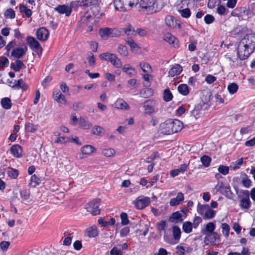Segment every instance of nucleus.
I'll list each match as a JSON object with an SVG mask.
<instances>
[{
	"label": "nucleus",
	"mask_w": 255,
	"mask_h": 255,
	"mask_svg": "<svg viewBox=\"0 0 255 255\" xmlns=\"http://www.w3.org/2000/svg\"><path fill=\"white\" fill-rule=\"evenodd\" d=\"M255 48V34H246L242 39L238 47V57L241 60L247 59L254 52Z\"/></svg>",
	"instance_id": "1"
},
{
	"label": "nucleus",
	"mask_w": 255,
	"mask_h": 255,
	"mask_svg": "<svg viewBox=\"0 0 255 255\" xmlns=\"http://www.w3.org/2000/svg\"><path fill=\"white\" fill-rule=\"evenodd\" d=\"M23 47H17V42L15 40L10 41L5 46L6 52L5 55L9 57H14L17 59L20 58L24 55L27 51V47L25 44Z\"/></svg>",
	"instance_id": "2"
},
{
	"label": "nucleus",
	"mask_w": 255,
	"mask_h": 255,
	"mask_svg": "<svg viewBox=\"0 0 255 255\" xmlns=\"http://www.w3.org/2000/svg\"><path fill=\"white\" fill-rule=\"evenodd\" d=\"M183 128L182 123L178 120H169L164 124L162 132L170 135L180 131Z\"/></svg>",
	"instance_id": "3"
},
{
	"label": "nucleus",
	"mask_w": 255,
	"mask_h": 255,
	"mask_svg": "<svg viewBox=\"0 0 255 255\" xmlns=\"http://www.w3.org/2000/svg\"><path fill=\"white\" fill-rule=\"evenodd\" d=\"M93 19L91 15L86 13L79 22V27L88 32H90L93 30Z\"/></svg>",
	"instance_id": "4"
},
{
	"label": "nucleus",
	"mask_w": 255,
	"mask_h": 255,
	"mask_svg": "<svg viewBox=\"0 0 255 255\" xmlns=\"http://www.w3.org/2000/svg\"><path fill=\"white\" fill-rule=\"evenodd\" d=\"M100 202V199H96L86 204L85 209L87 212H90L93 216L99 215L101 212V210L99 208Z\"/></svg>",
	"instance_id": "5"
},
{
	"label": "nucleus",
	"mask_w": 255,
	"mask_h": 255,
	"mask_svg": "<svg viewBox=\"0 0 255 255\" xmlns=\"http://www.w3.org/2000/svg\"><path fill=\"white\" fill-rule=\"evenodd\" d=\"M99 33L101 38L105 40H107L110 37H118L120 35L118 29L108 27L101 28Z\"/></svg>",
	"instance_id": "6"
},
{
	"label": "nucleus",
	"mask_w": 255,
	"mask_h": 255,
	"mask_svg": "<svg viewBox=\"0 0 255 255\" xmlns=\"http://www.w3.org/2000/svg\"><path fill=\"white\" fill-rule=\"evenodd\" d=\"M139 3L141 8L146 9L150 13H155L158 11L155 0H140Z\"/></svg>",
	"instance_id": "7"
},
{
	"label": "nucleus",
	"mask_w": 255,
	"mask_h": 255,
	"mask_svg": "<svg viewBox=\"0 0 255 255\" xmlns=\"http://www.w3.org/2000/svg\"><path fill=\"white\" fill-rule=\"evenodd\" d=\"M150 202V199L149 197L139 196L133 203L137 209L141 210L148 206Z\"/></svg>",
	"instance_id": "8"
},
{
	"label": "nucleus",
	"mask_w": 255,
	"mask_h": 255,
	"mask_svg": "<svg viewBox=\"0 0 255 255\" xmlns=\"http://www.w3.org/2000/svg\"><path fill=\"white\" fill-rule=\"evenodd\" d=\"M27 42L29 47L32 51L36 52L38 54L39 51L41 52L42 48L40 43L34 38L33 37L29 36H27Z\"/></svg>",
	"instance_id": "9"
},
{
	"label": "nucleus",
	"mask_w": 255,
	"mask_h": 255,
	"mask_svg": "<svg viewBox=\"0 0 255 255\" xmlns=\"http://www.w3.org/2000/svg\"><path fill=\"white\" fill-rule=\"evenodd\" d=\"M206 208V210L205 212L203 218L204 219H210L213 218L216 215V212L212 209H210L207 205L202 206L200 209H198V213L202 215L203 210Z\"/></svg>",
	"instance_id": "10"
},
{
	"label": "nucleus",
	"mask_w": 255,
	"mask_h": 255,
	"mask_svg": "<svg viewBox=\"0 0 255 255\" xmlns=\"http://www.w3.org/2000/svg\"><path fill=\"white\" fill-rule=\"evenodd\" d=\"M184 200V194L181 192H178L175 198H172L170 202V206L174 207L182 204Z\"/></svg>",
	"instance_id": "11"
},
{
	"label": "nucleus",
	"mask_w": 255,
	"mask_h": 255,
	"mask_svg": "<svg viewBox=\"0 0 255 255\" xmlns=\"http://www.w3.org/2000/svg\"><path fill=\"white\" fill-rule=\"evenodd\" d=\"M155 106V102L153 100H148L143 103V106L145 113L151 114L154 111V107Z\"/></svg>",
	"instance_id": "12"
},
{
	"label": "nucleus",
	"mask_w": 255,
	"mask_h": 255,
	"mask_svg": "<svg viewBox=\"0 0 255 255\" xmlns=\"http://www.w3.org/2000/svg\"><path fill=\"white\" fill-rule=\"evenodd\" d=\"M220 238V236L217 232H212L206 235L204 239L205 245H208L209 243H214L217 240Z\"/></svg>",
	"instance_id": "13"
},
{
	"label": "nucleus",
	"mask_w": 255,
	"mask_h": 255,
	"mask_svg": "<svg viewBox=\"0 0 255 255\" xmlns=\"http://www.w3.org/2000/svg\"><path fill=\"white\" fill-rule=\"evenodd\" d=\"M49 36L48 31L44 27H41L36 31V37L37 39L41 41H45Z\"/></svg>",
	"instance_id": "14"
},
{
	"label": "nucleus",
	"mask_w": 255,
	"mask_h": 255,
	"mask_svg": "<svg viewBox=\"0 0 255 255\" xmlns=\"http://www.w3.org/2000/svg\"><path fill=\"white\" fill-rule=\"evenodd\" d=\"M55 10L60 14H65L67 16H70L72 11L71 7L65 4L59 5L55 8Z\"/></svg>",
	"instance_id": "15"
},
{
	"label": "nucleus",
	"mask_w": 255,
	"mask_h": 255,
	"mask_svg": "<svg viewBox=\"0 0 255 255\" xmlns=\"http://www.w3.org/2000/svg\"><path fill=\"white\" fill-rule=\"evenodd\" d=\"M205 103H200L196 105L194 109L191 111V115L193 116L196 119H198L202 114L203 106H205Z\"/></svg>",
	"instance_id": "16"
},
{
	"label": "nucleus",
	"mask_w": 255,
	"mask_h": 255,
	"mask_svg": "<svg viewBox=\"0 0 255 255\" xmlns=\"http://www.w3.org/2000/svg\"><path fill=\"white\" fill-rule=\"evenodd\" d=\"M183 214L180 211H177L172 214L169 220L172 223H181L183 221Z\"/></svg>",
	"instance_id": "17"
},
{
	"label": "nucleus",
	"mask_w": 255,
	"mask_h": 255,
	"mask_svg": "<svg viewBox=\"0 0 255 255\" xmlns=\"http://www.w3.org/2000/svg\"><path fill=\"white\" fill-rule=\"evenodd\" d=\"M10 152L14 157L19 158L22 156V147L18 144H14L10 147Z\"/></svg>",
	"instance_id": "18"
},
{
	"label": "nucleus",
	"mask_w": 255,
	"mask_h": 255,
	"mask_svg": "<svg viewBox=\"0 0 255 255\" xmlns=\"http://www.w3.org/2000/svg\"><path fill=\"white\" fill-rule=\"evenodd\" d=\"M53 98L59 103L65 104L66 103L65 96L58 90L53 91Z\"/></svg>",
	"instance_id": "19"
},
{
	"label": "nucleus",
	"mask_w": 255,
	"mask_h": 255,
	"mask_svg": "<svg viewBox=\"0 0 255 255\" xmlns=\"http://www.w3.org/2000/svg\"><path fill=\"white\" fill-rule=\"evenodd\" d=\"M115 107L121 110L129 109V105L122 99H118L114 104Z\"/></svg>",
	"instance_id": "20"
},
{
	"label": "nucleus",
	"mask_w": 255,
	"mask_h": 255,
	"mask_svg": "<svg viewBox=\"0 0 255 255\" xmlns=\"http://www.w3.org/2000/svg\"><path fill=\"white\" fill-rule=\"evenodd\" d=\"M182 71V68L179 64H175L168 71L169 76L174 77L179 75Z\"/></svg>",
	"instance_id": "21"
},
{
	"label": "nucleus",
	"mask_w": 255,
	"mask_h": 255,
	"mask_svg": "<svg viewBox=\"0 0 255 255\" xmlns=\"http://www.w3.org/2000/svg\"><path fill=\"white\" fill-rule=\"evenodd\" d=\"M188 167V165L186 163L182 164L179 168L172 170L170 171V175L174 177L177 176L180 173H183L185 171Z\"/></svg>",
	"instance_id": "22"
},
{
	"label": "nucleus",
	"mask_w": 255,
	"mask_h": 255,
	"mask_svg": "<svg viewBox=\"0 0 255 255\" xmlns=\"http://www.w3.org/2000/svg\"><path fill=\"white\" fill-rule=\"evenodd\" d=\"M215 228H216L215 224H214L212 222H209L206 225L205 229H202L201 233L203 235H206L209 233L214 232Z\"/></svg>",
	"instance_id": "23"
},
{
	"label": "nucleus",
	"mask_w": 255,
	"mask_h": 255,
	"mask_svg": "<svg viewBox=\"0 0 255 255\" xmlns=\"http://www.w3.org/2000/svg\"><path fill=\"white\" fill-rule=\"evenodd\" d=\"M114 3L116 10L121 11H125L126 10L125 5L127 3H126L125 0H115Z\"/></svg>",
	"instance_id": "24"
},
{
	"label": "nucleus",
	"mask_w": 255,
	"mask_h": 255,
	"mask_svg": "<svg viewBox=\"0 0 255 255\" xmlns=\"http://www.w3.org/2000/svg\"><path fill=\"white\" fill-rule=\"evenodd\" d=\"M164 39L170 44H172L173 46L176 45L178 42V40L175 36L170 33H166L164 35Z\"/></svg>",
	"instance_id": "25"
},
{
	"label": "nucleus",
	"mask_w": 255,
	"mask_h": 255,
	"mask_svg": "<svg viewBox=\"0 0 255 255\" xmlns=\"http://www.w3.org/2000/svg\"><path fill=\"white\" fill-rule=\"evenodd\" d=\"M122 70L128 75L132 77L135 75L136 71L129 64H126L122 67Z\"/></svg>",
	"instance_id": "26"
},
{
	"label": "nucleus",
	"mask_w": 255,
	"mask_h": 255,
	"mask_svg": "<svg viewBox=\"0 0 255 255\" xmlns=\"http://www.w3.org/2000/svg\"><path fill=\"white\" fill-rule=\"evenodd\" d=\"M178 92L183 96H187L189 93V89L187 84H180L177 88Z\"/></svg>",
	"instance_id": "27"
},
{
	"label": "nucleus",
	"mask_w": 255,
	"mask_h": 255,
	"mask_svg": "<svg viewBox=\"0 0 255 255\" xmlns=\"http://www.w3.org/2000/svg\"><path fill=\"white\" fill-rule=\"evenodd\" d=\"M240 206L242 209H248L251 206V202L250 198H243L240 201Z\"/></svg>",
	"instance_id": "28"
},
{
	"label": "nucleus",
	"mask_w": 255,
	"mask_h": 255,
	"mask_svg": "<svg viewBox=\"0 0 255 255\" xmlns=\"http://www.w3.org/2000/svg\"><path fill=\"white\" fill-rule=\"evenodd\" d=\"M116 222L115 218H111L109 221H106L102 218L98 219V223L99 224L102 225L104 227H108L109 226H113Z\"/></svg>",
	"instance_id": "29"
},
{
	"label": "nucleus",
	"mask_w": 255,
	"mask_h": 255,
	"mask_svg": "<svg viewBox=\"0 0 255 255\" xmlns=\"http://www.w3.org/2000/svg\"><path fill=\"white\" fill-rule=\"evenodd\" d=\"M221 194L226 196L227 198L229 199H232L233 198L234 195L233 192L231 191V187L229 184H227L226 187L224 189V190L221 191Z\"/></svg>",
	"instance_id": "30"
},
{
	"label": "nucleus",
	"mask_w": 255,
	"mask_h": 255,
	"mask_svg": "<svg viewBox=\"0 0 255 255\" xmlns=\"http://www.w3.org/2000/svg\"><path fill=\"white\" fill-rule=\"evenodd\" d=\"M1 105L4 109L8 110L11 107V100L7 97L3 98L1 100Z\"/></svg>",
	"instance_id": "31"
},
{
	"label": "nucleus",
	"mask_w": 255,
	"mask_h": 255,
	"mask_svg": "<svg viewBox=\"0 0 255 255\" xmlns=\"http://www.w3.org/2000/svg\"><path fill=\"white\" fill-rule=\"evenodd\" d=\"M172 230L173 238L174 240H177V243H178L181 237V230L180 228L177 226H173Z\"/></svg>",
	"instance_id": "32"
},
{
	"label": "nucleus",
	"mask_w": 255,
	"mask_h": 255,
	"mask_svg": "<svg viewBox=\"0 0 255 255\" xmlns=\"http://www.w3.org/2000/svg\"><path fill=\"white\" fill-rule=\"evenodd\" d=\"M193 227V224L191 222L186 221L183 223L182 229L185 233L189 234L192 232Z\"/></svg>",
	"instance_id": "33"
},
{
	"label": "nucleus",
	"mask_w": 255,
	"mask_h": 255,
	"mask_svg": "<svg viewBox=\"0 0 255 255\" xmlns=\"http://www.w3.org/2000/svg\"><path fill=\"white\" fill-rule=\"evenodd\" d=\"M15 63H11V68L15 71H19L20 68L24 66L23 63L22 61L18 59L16 60Z\"/></svg>",
	"instance_id": "34"
},
{
	"label": "nucleus",
	"mask_w": 255,
	"mask_h": 255,
	"mask_svg": "<svg viewBox=\"0 0 255 255\" xmlns=\"http://www.w3.org/2000/svg\"><path fill=\"white\" fill-rule=\"evenodd\" d=\"M19 11L21 13H24L25 16L29 18L32 15V11L27 8V7L23 4H20L19 6Z\"/></svg>",
	"instance_id": "35"
},
{
	"label": "nucleus",
	"mask_w": 255,
	"mask_h": 255,
	"mask_svg": "<svg viewBox=\"0 0 255 255\" xmlns=\"http://www.w3.org/2000/svg\"><path fill=\"white\" fill-rule=\"evenodd\" d=\"M127 42L130 46L133 52L135 53H137L138 52L139 47L132 39H129L127 41Z\"/></svg>",
	"instance_id": "36"
},
{
	"label": "nucleus",
	"mask_w": 255,
	"mask_h": 255,
	"mask_svg": "<svg viewBox=\"0 0 255 255\" xmlns=\"http://www.w3.org/2000/svg\"><path fill=\"white\" fill-rule=\"evenodd\" d=\"M95 150L94 147L91 145H85L81 148L82 152L87 155L91 154Z\"/></svg>",
	"instance_id": "37"
},
{
	"label": "nucleus",
	"mask_w": 255,
	"mask_h": 255,
	"mask_svg": "<svg viewBox=\"0 0 255 255\" xmlns=\"http://www.w3.org/2000/svg\"><path fill=\"white\" fill-rule=\"evenodd\" d=\"M200 160L205 167H208L210 166L212 159L209 156L204 155L201 157Z\"/></svg>",
	"instance_id": "38"
},
{
	"label": "nucleus",
	"mask_w": 255,
	"mask_h": 255,
	"mask_svg": "<svg viewBox=\"0 0 255 255\" xmlns=\"http://www.w3.org/2000/svg\"><path fill=\"white\" fill-rule=\"evenodd\" d=\"M172 98L173 95L170 90L168 88L164 90L163 96V100L166 102H169L172 100Z\"/></svg>",
	"instance_id": "39"
},
{
	"label": "nucleus",
	"mask_w": 255,
	"mask_h": 255,
	"mask_svg": "<svg viewBox=\"0 0 255 255\" xmlns=\"http://www.w3.org/2000/svg\"><path fill=\"white\" fill-rule=\"evenodd\" d=\"M87 235L89 237L93 238L98 235V231L95 227L89 228L87 230Z\"/></svg>",
	"instance_id": "40"
},
{
	"label": "nucleus",
	"mask_w": 255,
	"mask_h": 255,
	"mask_svg": "<svg viewBox=\"0 0 255 255\" xmlns=\"http://www.w3.org/2000/svg\"><path fill=\"white\" fill-rule=\"evenodd\" d=\"M118 51L123 56H127L128 54L127 47L122 44L119 45Z\"/></svg>",
	"instance_id": "41"
},
{
	"label": "nucleus",
	"mask_w": 255,
	"mask_h": 255,
	"mask_svg": "<svg viewBox=\"0 0 255 255\" xmlns=\"http://www.w3.org/2000/svg\"><path fill=\"white\" fill-rule=\"evenodd\" d=\"M243 164V158H241L238 159L235 162H233L230 165V168H232L234 170L239 168V166L242 165Z\"/></svg>",
	"instance_id": "42"
},
{
	"label": "nucleus",
	"mask_w": 255,
	"mask_h": 255,
	"mask_svg": "<svg viewBox=\"0 0 255 255\" xmlns=\"http://www.w3.org/2000/svg\"><path fill=\"white\" fill-rule=\"evenodd\" d=\"M115 57V54L110 53H105L100 55V58L101 60L108 61L111 62V60H112V57Z\"/></svg>",
	"instance_id": "43"
},
{
	"label": "nucleus",
	"mask_w": 255,
	"mask_h": 255,
	"mask_svg": "<svg viewBox=\"0 0 255 255\" xmlns=\"http://www.w3.org/2000/svg\"><path fill=\"white\" fill-rule=\"evenodd\" d=\"M20 195L22 200L27 201L29 200L30 196V191L27 189L21 190L20 191Z\"/></svg>",
	"instance_id": "44"
},
{
	"label": "nucleus",
	"mask_w": 255,
	"mask_h": 255,
	"mask_svg": "<svg viewBox=\"0 0 255 255\" xmlns=\"http://www.w3.org/2000/svg\"><path fill=\"white\" fill-rule=\"evenodd\" d=\"M7 174L10 178L16 179L19 175V172L18 170L11 168L9 170L7 171Z\"/></svg>",
	"instance_id": "45"
},
{
	"label": "nucleus",
	"mask_w": 255,
	"mask_h": 255,
	"mask_svg": "<svg viewBox=\"0 0 255 255\" xmlns=\"http://www.w3.org/2000/svg\"><path fill=\"white\" fill-rule=\"evenodd\" d=\"M79 124L84 129H88L92 126L91 124L89 122H87L83 117H80Z\"/></svg>",
	"instance_id": "46"
},
{
	"label": "nucleus",
	"mask_w": 255,
	"mask_h": 255,
	"mask_svg": "<svg viewBox=\"0 0 255 255\" xmlns=\"http://www.w3.org/2000/svg\"><path fill=\"white\" fill-rule=\"evenodd\" d=\"M111 63L116 68H120L122 65L121 60L115 54V57H112Z\"/></svg>",
	"instance_id": "47"
},
{
	"label": "nucleus",
	"mask_w": 255,
	"mask_h": 255,
	"mask_svg": "<svg viewBox=\"0 0 255 255\" xmlns=\"http://www.w3.org/2000/svg\"><path fill=\"white\" fill-rule=\"evenodd\" d=\"M179 12L183 17L186 18H189L191 14V11L188 8L179 10Z\"/></svg>",
	"instance_id": "48"
},
{
	"label": "nucleus",
	"mask_w": 255,
	"mask_h": 255,
	"mask_svg": "<svg viewBox=\"0 0 255 255\" xmlns=\"http://www.w3.org/2000/svg\"><path fill=\"white\" fill-rule=\"evenodd\" d=\"M223 234L226 238H228L229 235L230 227L229 225L226 223H223L221 226Z\"/></svg>",
	"instance_id": "49"
},
{
	"label": "nucleus",
	"mask_w": 255,
	"mask_h": 255,
	"mask_svg": "<svg viewBox=\"0 0 255 255\" xmlns=\"http://www.w3.org/2000/svg\"><path fill=\"white\" fill-rule=\"evenodd\" d=\"M97 1L94 0H82L80 2V6L86 7L95 4Z\"/></svg>",
	"instance_id": "50"
},
{
	"label": "nucleus",
	"mask_w": 255,
	"mask_h": 255,
	"mask_svg": "<svg viewBox=\"0 0 255 255\" xmlns=\"http://www.w3.org/2000/svg\"><path fill=\"white\" fill-rule=\"evenodd\" d=\"M238 86L237 84L233 83L229 84L228 86V90L231 94H234L237 91Z\"/></svg>",
	"instance_id": "51"
},
{
	"label": "nucleus",
	"mask_w": 255,
	"mask_h": 255,
	"mask_svg": "<svg viewBox=\"0 0 255 255\" xmlns=\"http://www.w3.org/2000/svg\"><path fill=\"white\" fill-rule=\"evenodd\" d=\"M4 15L6 18H9L10 19H13L15 16V12L11 8H8L6 10L4 13Z\"/></svg>",
	"instance_id": "52"
},
{
	"label": "nucleus",
	"mask_w": 255,
	"mask_h": 255,
	"mask_svg": "<svg viewBox=\"0 0 255 255\" xmlns=\"http://www.w3.org/2000/svg\"><path fill=\"white\" fill-rule=\"evenodd\" d=\"M217 11L220 15H226L229 12L228 9L223 5L218 6Z\"/></svg>",
	"instance_id": "53"
},
{
	"label": "nucleus",
	"mask_w": 255,
	"mask_h": 255,
	"mask_svg": "<svg viewBox=\"0 0 255 255\" xmlns=\"http://www.w3.org/2000/svg\"><path fill=\"white\" fill-rule=\"evenodd\" d=\"M102 153L104 155L107 157H111L114 155L115 151L113 149L106 148L103 149Z\"/></svg>",
	"instance_id": "54"
},
{
	"label": "nucleus",
	"mask_w": 255,
	"mask_h": 255,
	"mask_svg": "<svg viewBox=\"0 0 255 255\" xmlns=\"http://www.w3.org/2000/svg\"><path fill=\"white\" fill-rule=\"evenodd\" d=\"M226 186V185H225V184L222 181L219 180L218 181L217 184L215 186V189L217 192L221 193V191L224 190Z\"/></svg>",
	"instance_id": "55"
},
{
	"label": "nucleus",
	"mask_w": 255,
	"mask_h": 255,
	"mask_svg": "<svg viewBox=\"0 0 255 255\" xmlns=\"http://www.w3.org/2000/svg\"><path fill=\"white\" fill-rule=\"evenodd\" d=\"M121 219V224L123 225H127L129 223L128 215L126 213H122L120 215Z\"/></svg>",
	"instance_id": "56"
},
{
	"label": "nucleus",
	"mask_w": 255,
	"mask_h": 255,
	"mask_svg": "<svg viewBox=\"0 0 255 255\" xmlns=\"http://www.w3.org/2000/svg\"><path fill=\"white\" fill-rule=\"evenodd\" d=\"M104 129L103 128L100 126H95L92 129V132L97 135H100L102 133Z\"/></svg>",
	"instance_id": "57"
},
{
	"label": "nucleus",
	"mask_w": 255,
	"mask_h": 255,
	"mask_svg": "<svg viewBox=\"0 0 255 255\" xmlns=\"http://www.w3.org/2000/svg\"><path fill=\"white\" fill-rule=\"evenodd\" d=\"M140 94L144 98H147L153 94L152 90L150 88H147L140 92Z\"/></svg>",
	"instance_id": "58"
},
{
	"label": "nucleus",
	"mask_w": 255,
	"mask_h": 255,
	"mask_svg": "<svg viewBox=\"0 0 255 255\" xmlns=\"http://www.w3.org/2000/svg\"><path fill=\"white\" fill-rule=\"evenodd\" d=\"M25 129L28 132H34L36 130V127L32 123H28L25 125Z\"/></svg>",
	"instance_id": "59"
},
{
	"label": "nucleus",
	"mask_w": 255,
	"mask_h": 255,
	"mask_svg": "<svg viewBox=\"0 0 255 255\" xmlns=\"http://www.w3.org/2000/svg\"><path fill=\"white\" fill-rule=\"evenodd\" d=\"M139 66L141 68L142 70L144 72H149L150 70L151 67L149 64L147 63L140 62Z\"/></svg>",
	"instance_id": "60"
},
{
	"label": "nucleus",
	"mask_w": 255,
	"mask_h": 255,
	"mask_svg": "<svg viewBox=\"0 0 255 255\" xmlns=\"http://www.w3.org/2000/svg\"><path fill=\"white\" fill-rule=\"evenodd\" d=\"M166 223L164 220H161L157 223V228L158 231H164L166 227Z\"/></svg>",
	"instance_id": "61"
},
{
	"label": "nucleus",
	"mask_w": 255,
	"mask_h": 255,
	"mask_svg": "<svg viewBox=\"0 0 255 255\" xmlns=\"http://www.w3.org/2000/svg\"><path fill=\"white\" fill-rule=\"evenodd\" d=\"M30 181L31 182V184H34L32 185L33 187H35L37 185H38L40 183V179L36 176L35 174H34L32 175L31 177Z\"/></svg>",
	"instance_id": "62"
},
{
	"label": "nucleus",
	"mask_w": 255,
	"mask_h": 255,
	"mask_svg": "<svg viewBox=\"0 0 255 255\" xmlns=\"http://www.w3.org/2000/svg\"><path fill=\"white\" fill-rule=\"evenodd\" d=\"M165 23L167 26H173L174 25V17L168 15L165 17Z\"/></svg>",
	"instance_id": "63"
},
{
	"label": "nucleus",
	"mask_w": 255,
	"mask_h": 255,
	"mask_svg": "<svg viewBox=\"0 0 255 255\" xmlns=\"http://www.w3.org/2000/svg\"><path fill=\"white\" fill-rule=\"evenodd\" d=\"M110 255H123V253L121 250L115 247L110 251Z\"/></svg>",
	"instance_id": "64"
}]
</instances>
